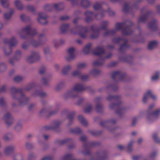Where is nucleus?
<instances>
[{
  "label": "nucleus",
  "instance_id": "obj_2",
  "mask_svg": "<svg viewBox=\"0 0 160 160\" xmlns=\"http://www.w3.org/2000/svg\"><path fill=\"white\" fill-rule=\"evenodd\" d=\"M149 98H151L153 99H155L156 98V97L151 90H148L143 95L142 99L143 102L146 103Z\"/></svg>",
  "mask_w": 160,
  "mask_h": 160
},
{
  "label": "nucleus",
  "instance_id": "obj_7",
  "mask_svg": "<svg viewBox=\"0 0 160 160\" xmlns=\"http://www.w3.org/2000/svg\"><path fill=\"white\" fill-rule=\"evenodd\" d=\"M46 18V16L45 15L44 13H40L39 14V18L38 20L39 22L42 23L40 21V20H45Z\"/></svg>",
  "mask_w": 160,
  "mask_h": 160
},
{
  "label": "nucleus",
  "instance_id": "obj_13",
  "mask_svg": "<svg viewBox=\"0 0 160 160\" xmlns=\"http://www.w3.org/2000/svg\"><path fill=\"white\" fill-rule=\"evenodd\" d=\"M71 67L69 65H68L65 66L63 68L62 70V72L65 73L67 72L70 69Z\"/></svg>",
  "mask_w": 160,
  "mask_h": 160
},
{
  "label": "nucleus",
  "instance_id": "obj_22",
  "mask_svg": "<svg viewBox=\"0 0 160 160\" xmlns=\"http://www.w3.org/2000/svg\"><path fill=\"white\" fill-rule=\"evenodd\" d=\"M10 117V115L8 113L5 115L4 116V118L5 119L8 118Z\"/></svg>",
  "mask_w": 160,
  "mask_h": 160
},
{
  "label": "nucleus",
  "instance_id": "obj_26",
  "mask_svg": "<svg viewBox=\"0 0 160 160\" xmlns=\"http://www.w3.org/2000/svg\"><path fill=\"white\" fill-rule=\"evenodd\" d=\"M1 2L2 4L3 5H4V3H5L6 2V0H5L4 1V2L2 0H1Z\"/></svg>",
  "mask_w": 160,
  "mask_h": 160
},
{
  "label": "nucleus",
  "instance_id": "obj_38",
  "mask_svg": "<svg viewBox=\"0 0 160 160\" xmlns=\"http://www.w3.org/2000/svg\"><path fill=\"white\" fill-rule=\"evenodd\" d=\"M44 137L45 138H47L46 136H44Z\"/></svg>",
  "mask_w": 160,
  "mask_h": 160
},
{
  "label": "nucleus",
  "instance_id": "obj_29",
  "mask_svg": "<svg viewBox=\"0 0 160 160\" xmlns=\"http://www.w3.org/2000/svg\"><path fill=\"white\" fill-rule=\"evenodd\" d=\"M97 72V71L96 70H94L93 71H92L91 73H95Z\"/></svg>",
  "mask_w": 160,
  "mask_h": 160
},
{
  "label": "nucleus",
  "instance_id": "obj_15",
  "mask_svg": "<svg viewBox=\"0 0 160 160\" xmlns=\"http://www.w3.org/2000/svg\"><path fill=\"white\" fill-rule=\"evenodd\" d=\"M78 118L80 121L83 124H84V122H85V120L83 117L82 116H80Z\"/></svg>",
  "mask_w": 160,
  "mask_h": 160
},
{
  "label": "nucleus",
  "instance_id": "obj_32",
  "mask_svg": "<svg viewBox=\"0 0 160 160\" xmlns=\"http://www.w3.org/2000/svg\"><path fill=\"white\" fill-rule=\"evenodd\" d=\"M153 138L154 139H155L156 138V136H155V135H153Z\"/></svg>",
  "mask_w": 160,
  "mask_h": 160
},
{
  "label": "nucleus",
  "instance_id": "obj_37",
  "mask_svg": "<svg viewBox=\"0 0 160 160\" xmlns=\"http://www.w3.org/2000/svg\"><path fill=\"white\" fill-rule=\"evenodd\" d=\"M22 47L24 48H25V47H24V46L23 45H22Z\"/></svg>",
  "mask_w": 160,
  "mask_h": 160
},
{
  "label": "nucleus",
  "instance_id": "obj_36",
  "mask_svg": "<svg viewBox=\"0 0 160 160\" xmlns=\"http://www.w3.org/2000/svg\"><path fill=\"white\" fill-rule=\"evenodd\" d=\"M119 148H120V149H121L122 148V146H120L119 147Z\"/></svg>",
  "mask_w": 160,
  "mask_h": 160
},
{
  "label": "nucleus",
  "instance_id": "obj_27",
  "mask_svg": "<svg viewBox=\"0 0 160 160\" xmlns=\"http://www.w3.org/2000/svg\"><path fill=\"white\" fill-rule=\"evenodd\" d=\"M118 74V72H113V75H117Z\"/></svg>",
  "mask_w": 160,
  "mask_h": 160
},
{
  "label": "nucleus",
  "instance_id": "obj_6",
  "mask_svg": "<svg viewBox=\"0 0 160 160\" xmlns=\"http://www.w3.org/2000/svg\"><path fill=\"white\" fill-rule=\"evenodd\" d=\"M158 43L156 41H152L150 42L148 44V48L151 49L157 46Z\"/></svg>",
  "mask_w": 160,
  "mask_h": 160
},
{
  "label": "nucleus",
  "instance_id": "obj_14",
  "mask_svg": "<svg viewBox=\"0 0 160 160\" xmlns=\"http://www.w3.org/2000/svg\"><path fill=\"white\" fill-rule=\"evenodd\" d=\"M88 1L87 0H82L81 2L82 5L84 7L87 6L86 4H87L88 3Z\"/></svg>",
  "mask_w": 160,
  "mask_h": 160
},
{
  "label": "nucleus",
  "instance_id": "obj_9",
  "mask_svg": "<svg viewBox=\"0 0 160 160\" xmlns=\"http://www.w3.org/2000/svg\"><path fill=\"white\" fill-rule=\"evenodd\" d=\"M24 31L28 33V34H32V35H34V34H32L31 33L33 32L34 31L33 30H32L30 26H28L27 27L25 28L24 29Z\"/></svg>",
  "mask_w": 160,
  "mask_h": 160
},
{
  "label": "nucleus",
  "instance_id": "obj_16",
  "mask_svg": "<svg viewBox=\"0 0 160 160\" xmlns=\"http://www.w3.org/2000/svg\"><path fill=\"white\" fill-rule=\"evenodd\" d=\"M85 66V65L83 63H81L78 65V67L79 69H81L84 68Z\"/></svg>",
  "mask_w": 160,
  "mask_h": 160
},
{
  "label": "nucleus",
  "instance_id": "obj_3",
  "mask_svg": "<svg viewBox=\"0 0 160 160\" xmlns=\"http://www.w3.org/2000/svg\"><path fill=\"white\" fill-rule=\"evenodd\" d=\"M38 54L35 52L32 53L30 56H28L27 58V60L30 62H32L35 60H37L39 58Z\"/></svg>",
  "mask_w": 160,
  "mask_h": 160
},
{
  "label": "nucleus",
  "instance_id": "obj_18",
  "mask_svg": "<svg viewBox=\"0 0 160 160\" xmlns=\"http://www.w3.org/2000/svg\"><path fill=\"white\" fill-rule=\"evenodd\" d=\"M122 26V24L121 23H118L116 25V28L117 29H119L121 28Z\"/></svg>",
  "mask_w": 160,
  "mask_h": 160
},
{
  "label": "nucleus",
  "instance_id": "obj_10",
  "mask_svg": "<svg viewBox=\"0 0 160 160\" xmlns=\"http://www.w3.org/2000/svg\"><path fill=\"white\" fill-rule=\"evenodd\" d=\"M75 50V49L73 48H71L68 50V54L71 57H72L73 56Z\"/></svg>",
  "mask_w": 160,
  "mask_h": 160
},
{
  "label": "nucleus",
  "instance_id": "obj_5",
  "mask_svg": "<svg viewBox=\"0 0 160 160\" xmlns=\"http://www.w3.org/2000/svg\"><path fill=\"white\" fill-rule=\"evenodd\" d=\"M104 50L102 48L98 47L94 51L93 53L95 55H98L102 54Z\"/></svg>",
  "mask_w": 160,
  "mask_h": 160
},
{
  "label": "nucleus",
  "instance_id": "obj_24",
  "mask_svg": "<svg viewBox=\"0 0 160 160\" xmlns=\"http://www.w3.org/2000/svg\"><path fill=\"white\" fill-rule=\"evenodd\" d=\"M154 104H152L150 105L149 107V109H152L154 107Z\"/></svg>",
  "mask_w": 160,
  "mask_h": 160
},
{
  "label": "nucleus",
  "instance_id": "obj_31",
  "mask_svg": "<svg viewBox=\"0 0 160 160\" xmlns=\"http://www.w3.org/2000/svg\"><path fill=\"white\" fill-rule=\"evenodd\" d=\"M132 142H131V143H129V144H128V147H130V146L132 144Z\"/></svg>",
  "mask_w": 160,
  "mask_h": 160
},
{
  "label": "nucleus",
  "instance_id": "obj_12",
  "mask_svg": "<svg viewBox=\"0 0 160 160\" xmlns=\"http://www.w3.org/2000/svg\"><path fill=\"white\" fill-rule=\"evenodd\" d=\"M68 26L67 24H63L62 25L61 27V29L62 32H64L68 28Z\"/></svg>",
  "mask_w": 160,
  "mask_h": 160
},
{
  "label": "nucleus",
  "instance_id": "obj_4",
  "mask_svg": "<svg viewBox=\"0 0 160 160\" xmlns=\"http://www.w3.org/2000/svg\"><path fill=\"white\" fill-rule=\"evenodd\" d=\"M160 72H156L151 77L152 81H157L160 78Z\"/></svg>",
  "mask_w": 160,
  "mask_h": 160
},
{
  "label": "nucleus",
  "instance_id": "obj_39",
  "mask_svg": "<svg viewBox=\"0 0 160 160\" xmlns=\"http://www.w3.org/2000/svg\"><path fill=\"white\" fill-rule=\"evenodd\" d=\"M46 159V158H43L42 160H45Z\"/></svg>",
  "mask_w": 160,
  "mask_h": 160
},
{
  "label": "nucleus",
  "instance_id": "obj_21",
  "mask_svg": "<svg viewBox=\"0 0 160 160\" xmlns=\"http://www.w3.org/2000/svg\"><path fill=\"white\" fill-rule=\"evenodd\" d=\"M22 79V78L21 77L18 76L16 77L15 78V80L16 81L18 82Z\"/></svg>",
  "mask_w": 160,
  "mask_h": 160
},
{
  "label": "nucleus",
  "instance_id": "obj_33",
  "mask_svg": "<svg viewBox=\"0 0 160 160\" xmlns=\"http://www.w3.org/2000/svg\"><path fill=\"white\" fill-rule=\"evenodd\" d=\"M2 28V25L1 23H0V29L1 28Z\"/></svg>",
  "mask_w": 160,
  "mask_h": 160
},
{
  "label": "nucleus",
  "instance_id": "obj_23",
  "mask_svg": "<svg viewBox=\"0 0 160 160\" xmlns=\"http://www.w3.org/2000/svg\"><path fill=\"white\" fill-rule=\"evenodd\" d=\"M79 72L78 71H75L74 72L72 73V75L74 76H75L78 74Z\"/></svg>",
  "mask_w": 160,
  "mask_h": 160
},
{
  "label": "nucleus",
  "instance_id": "obj_30",
  "mask_svg": "<svg viewBox=\"0 0 160 160\" xmlns=\"http://www.w3.org/2000/svg\"><path fill=\"white\" fill-rule=\"evenodd\" d=\"M142 141V138H140L138 140V142L139 143H140Z\"/></svg>",
  "mask_w": 160,
  "mask_h": 160
},
{
  "label": "nucleus",
  "instance_id": "obj_34",
  "mask_svg": "<svg viewBox=\"0 0 160 160\" xmlns=\"http://www.w3.org/2000/svg\"><path fill=\"white\" fill-rule=\"evenodd\" d=\"M133 159L134 160H136V157H134L133 158Z\"/></svg>",
  "mask_w": 160,
  "mask_h": 160
},
{
  "label": "nucleus",
  "instance_id": "obj_40",
  "mask_svg": "<svg viewBox=\"0 0 160 160\" xmlns=\"http://www.w3.org/2000/svg\"><path fill=\"white\" fill-rule=\"evenodd\" d=\"M10 62L11 63H12V62L11 61H10Z\"/></svg>",
  "mask_w": 160,
  "mask_h": 160
},
{
  "label": "nucleus",
  "instance_id": "obj_8",
  "mask_svg": "<svg viewBox=\"0 0 160 160\" xmlns=\"http://www.w3.org/2000/svg\"><path fill=\"white\" fill-rule=\"evenodd\" d=\"M83 89V86L80 84L76 85L73 88V90L75 91H80Z\"/></svg>",
  "mask_w": 160,
  "mask_h": 160
},
{
  "label": "nucleus",
  "instance_id": "obj_25",
  "mask_svg": "<svg viewBox=\"0 0 160 160\" xmlns=\"http://www.w3.org/2000/svg\"><path fill=\"white\" fill-rule=\"evenodd\" d=\"M11 150L10 148H6L5 150V152H6L8 151H10Z\"/></svg>",
  "mask_w": 160,
  "mask_h": 160
},
{
  "label": "nucleus",
  "instance_id": "obj_19",
  "mask_svg": "<svg viewBox=\"0 0 160 160\" xmlns=\"http://www.w3.org/2000/svg\"><path fill=\"white\" fill-rule=\"evenodd\" d=\"M11 15V14L10 13H6L5 14V17L6 18H10Z\"/></svg>",
  "mask_w": 160,
  "mask_h": 160
},
{
  "label": "nucleus",
  "instance_id": "obj_35",
  "mask_svg": "<svg viewBox=\"0 0 160 160\" xmlns=\"http://www.w3.org/2000/svg\"><path fill=\"white\" fill-rule=\"evenodd\" d=\"M95 64H98V65H99V64H99V63H97V62H95Z\"/></svg>",
  "mask_w": 160,
  "mask_h": 160
},
{
  "label": "nucleus",
  "instance_id": "obj_20",
  "mask_svg": "<svg viewBox=\"0 0 160 160\" xmlns=\"http://www.w3.org/2000/svg\"><path fill=\"white\" fill-rule=\"evenodd\" d=\"M91 109V107L90 106H88L86 108L85 111L86 112H88L90 111Z\"/></svg>",
  "mask_w": 160,
  "mask_h": 160
},
{
  "label": "nucleus",
  "instance_id": "obj_17",
  "mask_svg": "<svg viewBox=\"0 0 160 160\" xmlns=\"http://www.w3.org/2000/svg\"><path fill=\"white\" fill-rule=\"evenodd\" d=\"M100 8V5L99 4H96L94 6V8L95 10H98Z\"/></svg>",
  "mask_w": 160,
  "mask_h": 160
},
{
  "label": "nucleus",
  "instance_id": "obj_1",
  "mask_svg": "<svg viewBox=\"0 0 160 160\" xmlns=\"http://www.w3.org/2000/svg\"><path fill=\"white\" fill-rule=\"evenodd\" d=\"M160 115V108L155 111L152 112H148L147 113V117L148 120L150 122L157 119Z\"/></svg>",
  "mask_w": 160,
  "mask_h": 160
},
{
  "label": "nucleus",
  "instance_id": "obj_28",
  "mask_svg": "<svg viewBox=\"0 0 160 160\" xmlns=\"http://www.w3.org/2000/svg\"><path fill=\"white\" fill-rule=\"evenodd\" d=\"M89 49V47L88 46H86V47H85V50H84V51H85V50H88Z\"/></svg>",
  "mask_w": 160,
  "mask_h": 160
},
{
  "label": "nucleus",
  "instance_id": "obj_11",
  "mask_svg": "<svg viewBox=\"0 0 160 160\" xmlns=\"http://www.w3.org/2000/svg\"><path fill=\"white\" fill-rule=\"evenodd\" d=\"M15 4L16 7L19 9H21V7L22 6L21 3L19 0H17L15 1Z\"/></svg>",
  "mask_w": 160,
  "mask_h": 160
}]
</instances>
